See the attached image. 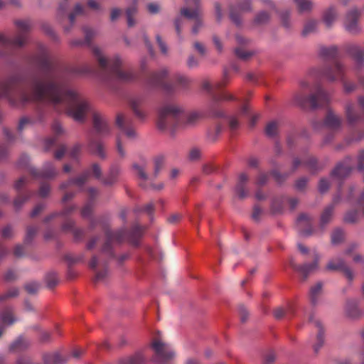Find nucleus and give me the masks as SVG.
<instances>
[{
  "label": "nucleus",
  "mask_w": 364,
  "mask_h": 364,
  "mask_svg": "<svg viewBox=\"0 0 364 364\" xmlns=\"http://www.w3.org/2000/svg\"><path fill=\"white\" fill-rule=\"evenodd\" d=\"M248 181V176L245 173H242L239 176L238 182L237 183L235 191L238 197L241 199L246 198L248 191L245 189V183Z\"/></svg>",
  "instance_id": "obj_25"
},
{
  "label": "nucleus",
  "mask_w": 364,
  "mask_h": 364,
  "mask_svg": "<svg viewBox=\"0 0 364 364\" xmlns=\"http://www.w3.org/2000/svg\"><path fill=\"white\" fill-rule=\"evenodd\" d=\"M116 124L129 139H134L137 137L136 130L127 126V119L124 114L119 113L117 115Z\"/></svg>",
  "instance_id": "obj_16"
},
{
  "label": "nucleus",
  "mask_w": 364,
  "mask_h": 364,
  "mask_svg": "<svg viewBox=\"0 0 364 364\" xmlns=\"http://www.w3.org/2000/svg\"><path fill=\"white\" fill-rule=\"evenodd\" d=\"M358 103L361 109L360 113L356 111L353 104L347 103L345 107L346 119L350 124H354L364 119V97H359Z\"/></svg>",
  "instance_id": "obj_11"
},
{
  "label": "nucleus",
  "mask_w": 364,
  "mask_h": 364,
  "mask_svg": "<svg viewBox=\"0 0 364 364\" xmlns=\"http://www.w3.org/2000/svg\"><path fill=\"white\" fill-rule=\"evenodd\" d=\"M314 260L311 264H306L303 266H299L295 264L293 262H291V267L298 272H299L305 280L309 274L314 272L318 268V256L316 253H314Z\"/></svg>",
  "instance_id": "obj_17"
},
{
  "label": "nucleus",
  "mask_w": 364,
  "mask_h": 364,
  "mask_svg": "<svg viewBox=\"0 0 364 364\" xmlns=\"http://www.w3.org/2000/svg\"><path fill=\"white\" fill-rule=\"evenodd\" d=\"M299 12H309L314 7V4L311 0H294Z\"/></svg>",
  "instance_id": "obj_37"
},
{
  "label": "nucleus",
  "mask_w": 364,
  "mask_h": 364,
  "mask_svg": "<svg viewBox=\"0 0 364 364\" xmlns=\"http://www.w3.org/2000/svg\"><path fill=\"white\" fill-rule=\"evenodd\" d=\"M88 176L89 173L85 172L82 175L78 176L76 179H71L67 181L66 183H62L61 188H65L72 184H75L77 186H81L85 183L88 178Z\"/></svg>",
  "instance_id": "obj_34"
},
{
  "label": "nucleus",
  "mask_w": 364,
  "mask_h": 364,
  "mask_svg": "<svg viewBox=\"0 0 364 364\" xmlns=\"http://www.w3.org/2000/svg\"><path fill=\"white\" fill-rule=\"evenodd\" d=\"M359 213L357 210L349 211L346 213L344 219L348 223H355L358 220Z\"/></svg>",
  "instance_id": "obj_51"
},
{
  "label": "nucleus",
  "mask_w": 364,
  "mask_h": 364,
  "mask_svg": "<svg viewBox=\"0 0 364 364\" xmlns=\"http://www.w3.org/2000/svg\"><path fill=\"white\" fill-rule=\"evenodd\" d=\"M326 269L331 271H341L348 280L354 278L353 271L347 266L346 262L341 255H338L331 259L326 266Z\"/></svg>",
  "instance_id": "obj_10"
},
{
  "label": "nucleus",
  "mask_w": 364,
  "mask_h": 364,
  "mask_svg": "<svg viewBox=\"0 0 364 364\" xmlns=\"http://www.w3.org/2000/svg\"><path fill=\"white\" fill-rule=\"evenodd\" d=\"M151 348L155 353L154 361L156 364H166L175 355L173 348L161 338L154 339L151 343Z\"/></svg>",
  "instance_id": "obj_6"
},
{
  "label": "nucleus",
  "mask_w": 364,
  "mask_h": 364,
  "mask_svg": "<svg viewBox=\"0 0 364 364\" xmlns=\"http://www.w3.org/2000/svg\"><path fill=\"white\" fill-rule=\"evenodd\" d=\"M82 31L85 34V41L81 42L80 41H75L73 42V45L78 46V45H82L83 43L90 45L92 40L97 36V33L96 30L89 28V27H84Z\"/></svg>",
  "instance_id": "obj_32"
},
{
  "label": "nucleus",
  "mask_w": 364,
  "mask_h": 364,
  "mask_svg": "<svg viewBox=\"0 0 364 364\" xmlns=\"http://www.w3.org/2000/svg\"><path fill=\"white\" fill-rule=\"evenodd\" d=\"M313 314L309 316V320L311 322H314L316 326L318 328V333L316 336V343L314 346V350L315 353H318L320 348L323 346L324 339H323V330L321 326V323L319 321H314Z\"/></svg>",
  "instance_id": "obj_24"
},
{
  "label": "nucleus",
  "mask_w": 364,
  "mask_h": 364,
  "mask_svg": "<svg viewBox=\"0 0 364 364\" xmlns=\"http://www.w3.org/2000/svg\"><path fill=\"white\" fill-rule=\"evenodd\" d=\"M52 130H53V133L58 136L64 133V129H63L61 124L58 121H55L53 123Z\"/></svg>",
  "instance_id": "obj_60"
},
{
  "label": "nucleus",
  "mask_w": 364,
  "mask_h": 364,
  "mask_svg": "<svg viewBox=\"0 0 364 364\" xmlns=\"http://www.w3.org/2000/svg\"><path fill=\"white\" fill-rule=\"evenodd\" d=\"M34 60L41 68L42 76L32 79L28 90L16 87L13 80L1 82L0 99L6 98L14 106L33 100H47L54 106L65 109L68 115L80 122L85 121L87 112H91L95 132L102 136L110 133L106 116L92 109L85 97L67 86L68 75L52 65L44 50Z\"/></svg>",
  "instance_id": "obj_1"
},
{
  "label": "nucleus",
  "mask_w": 364,
  "mask_h": 364,
  "mask_svg": "<svg viewBox=\"0 0 364 364\" xmlns=\"http://www.w3.org/2000/svg\"><path fill=\"white\" fill-rule=\"evenodd\" d=\"M133 168L135 170L136 173L138 175V176L144 181H147L151 179L146 174L144 166H140L137 164H133Z\"/></svg>",
  "instance_id": "obj_41"
},
{
  "label": "nucleus",
  "mask_w": 364,
  "mask_h": 364,
  "mask_svg": "<svg viewBox=\"0 0 364 364\" xmlns=\"http://www.w3.org/2000/svg\"><path fill=\"white\" fill-rule=\"evenodd\" d=\"M229 127L231 131H235L237 130L240 125V122L238 119L237 116H231L229 117L228 120Z\"/></svg>",
  "instance_id": "obj_54"
},
{
  "label": "nucleus",
  "mask_w": 364,
  "mask_h": 364,
  "mask_svg": "<svg viewBox=\"0 0 364 364\" xmlns=\"http://www.w3.org/2000/svg\"><path fill=\"white\" fill-rule=\"evenodd\" d=\"M295 101L301 106H304L306 101H308L313 108H316L327 103L329 101V96L325 90L318 87L316 92L306 99L300 94L295 95Z\"/></svg>",
  "instance_id": "obj_8"
},
{
  "label": "nucleus",
  "mask_w": 364,
  "mask_h": 364,
  "mask_svg": "<svg viewBox=\"0 0 364 364\" xmlns=\"http://www.w3.org/2000/svg\"><path fill=\"white\" fill-rule=\"evenodd\" d=\"M279 122L274 120L271 121L267 124L265 127V134L268 137L274 138L277 135L279 132Z\"/></svg>",
  "instance_id": "obj_35"
},
{
  "label": "nucleus",
  "mask_w": 364,
  "mask_h": 364,
  "mask_svg": "<svg viewBox=\"0 0 364 364\" xmlns=\"http://www.w3.org/2000/svg\"><path fill=\"white\" fill-rule=\"evenodd\" d=\"M290 11L285 10L280 14L281 20L284 27L289 28L291 26V22L289 19Z\"/></svg>",
  "instance_id": "obj_53"
},
{
  "label": "nucleus",
  "mask_w": 364,
  "mask_h": 364,
  "mask_svg": "<svg viewBox=\"0 0 364 364\" xmlns=\"http://www.w3.org/2000/svg\"><path fill=\"white\" fill-rule=\"evenodd\" d=\"M145 358L141 353H136L133 357L129 358L126 364H140L144 361Z\"/></svg>",
  "instance_id": "obj_55"
},
{
  "label": "nucleus",
  "mask_w": 364,
  "mask_h": 364,
  "mask_svg": "<svg viewBox=\"0 0 364 364\" xmlns=\"http://www.w3.org/2000/svg\"><path fill=\"white\" fill-rule=\"evenodd\" d=\"M339 196H335L333 200V203L328 205L321 213L319 224L321 229H323L324 227L331 221L335 204L337 203L339 201Z\"/></svg>",
  "instance_id": "obj_19"
},
{
  "label": "nucleus",
  "mask_w": 364,
  "mask_h": 364,
  "mask_svg": "<svg viewBox=\"0 0 364 364\" xmlns=\"http://www.w3.org/2000/svg\"><path fill=\"white\" fill-rule=\"evenodd\" d=\"M306 165L313 171H317L321 167L317 166V161L314 157H309V159L304 162Z\"/></svg>",
  "instance_id": "obj_59"
},
{
  "label": "nucleus",
  "mask_w": 364,
  "mask_h": 364,
  "mask_svg": "<svg viewBox=\"0 0 364 364\" xmlns=\"http://www.w3.org/2000/svg\"><path fill=\"white\" fill-rule=\"evenodd\" d=\"M145 105L146 99L142 96L134 97L129 100V106L134 114L141 121L145 120L147 116V112L144 108Z\"/></svg>",
  "instance_id": "obj_12"
},
{
  "label": "nucleus",
  "mask_w": 364,
  "mask_h": 364,
  "mask_svg": "<svg viewBox=\"0 0 364 364\" xmlns=\"http://www.w3.org/2000/svg\"><path fill=\"white\" fill-rule=\"evenodd\" d=\"M345 68L343 65L336 61L332 65L325 67L321 71V75L329 82H334L338 80H343Z\"/></svg>",
  "instance_id": "obj_9"
},
{
  "label": "nucleus",
  "mask_w": 364,
  "mask_h": 364,
  "mask_svg": "<svg viewBox=\"0 0 364 364\" xmlns=\"http://www.w3.org/2000/svg\"><path fill=\"white\" fill-rule=\"evenodd\" d=\"M357 161H358L357 168L359 171H363L364 168V149L359 152V154L358 155Z\"/></svg>",
  "instance_id": "obj_63"
},
{
  "label": "nucleus",
  "mask_w": 364,
  "mask_h": 364,
  "mask_svg": "<svg viewBox=\"0 0 364 364\" xmlns=\"http://www.w3.org/2000/svg\"><path fill=\"white\" fill-rule=\"evenodd\" d=\"M269 19V15L265 11H262L256 16L255 21L257 24H264L266 23Z\"/></svg>",
  "instance_id": "obj_52"
},
{
  "label": "nucleus",
  "mask_w": 364,
  "mask_h": 364,
  "mask_svg": "<svg viewBox=\"0 0 364 364\" xmlns=\"http://www.w3.org/2000/svg\"><path fill=\"white\" fill-rule=\"evenodd\" d=\"M341 118L332 111H328L324 119V126L331 130H338L341 127Z\"/></svg>",
  "instance_id": "obj_22"
},
{
  "label": "nucleus",
  "mask_w": 364,
  "mask_h": 364,
  "mask_svg": "<svg viewBox=\"0 0 364 364\" xmlns=\"http://www.w3.org/2000/svg\"><path fill=\"white\" fill-rule=\"evenodd\" d=\"M38 232V228L36 227H28L26 232V236L25 238L26 242H30Z\"/></svg>",
  "instance_id": "obj_57"
},
{
  "label": "nucleus",
  "mask_w": 364,
  "mask_h": 364,
  "mask_svg": "<svg viewBox=\"0 0 364 364\" xmlns=\"http://www.w3.org/2000/svg\"><path fill=\"white\" fill-rule=\"evenodd\" d=\"M84 13V9L80 4L75 5L73 12L69 15V21L70 24L73 25L75 22V17L82 15Z\"/></svg>",
  "instance_id": "obj_43"
},
{
  "label": "nucleus",
  "mask_w": 364,
  "mask_h": 364,
  "mask_svg": "<svg viewBox=\"0 0 364 364\" xmlns=\"http://www.w3.org/2000/svg\"><path fill=\"white\" fill-rule=\"evenodd\" d=\"M343 239V232L341 229L335 230L331 235V242L333 245L339 244Z\"/></svg>",
  "instance_id": "obj_50"
},
{
  "label": "nucleus",
  "mask_w": 364,
  "mask_h": 364,
  "mask_svg": "<svg viewBox=\"0 0 364 364\" xmlns=\"http://www.w3.org/2000/svg\"><path fill=\"white\" fill-rule=\"evenodd\" d=\"M318 28V21L316 20L310 19L308 20L304 26L302 31V36H307L309 34L314 33L316 31Z\"/></svg>",
  "instance_id": "obj_36"
},
{
  "label": "nucleus",
  "mask_w": 364,
  "mask_h": 364,
  "mask_svg": "<svg viewBox=\"0 0 364 364\" xmlns=\"http://www.w3.org/2000/svg\"><path fill=\"white\" fill-rule=\"evenodd\" d=\"M201 150L197 147H193L190 149L188 159L191 161H196L200 159Z\"/></svg>",
  "instance_id": "obj_46"
},
{
  "label": "nucleus",
  "mask_w": 364,
  "mask_h": 364,
  "mask_svg": "<svg viewBox=\"0 0 364 364\" xmlns=\"http://www.w3.org/2000/svg\"><path fill=\"white\" fill-rule=\"evenodd\" d=\"M89 148L90 150L96 154L100 159L106 158V152L105 145L102 142L97 140H92L89 143Z\"/></svg>",
  "instance_id": "obj_31"
},
{
  "label": "nucleus",
  "mask_w": 364,
  "mask_h": 364,
  "mask_svg": "<svg viewBox=\"0 0 364 364\" xmlns=\"http://www.w3.org/2000/svg\"><path fill=\"white\" fill-rule=\"evenodd\" d=\"M348 53L355 60L358 66L364 65V50L358 46H351L348 48Z\"/></svg>",
  "instance_id": "obj_28"
},
{
  "label": "nucleus",
  "mask_w": 364,
  "mask_h": 364,
  "mask_svg": "<svg viewBox=\"0 0 364 364\" xmlns=\"http://www.w3.org/2000/svg\"><path fill=\"white\" fill-rule=\"evenodd\" d=\"M337 16V13L333 9H329L326 11L323 21L327 26H331Z\"/></svg>",
  "instance_id": "obj_40"
},
{
  "label": "nucleus",
  "mask_w": 364,
  "mask_h": 364,
  "mask_svg": "<svg viewBox=\"0 0 364 364\" xmlns=\"http://www.w3.org/2000/svg\"><path fill=\"white\" fill-rule=\"evenodd\" d=\"M30 172L34 176H39L43 178H53L58 174L57 169L50 162L45 163L41 171L36 168H31Z\"/></svg>",
  "instance_id": "obj_18"
},
{
  "label": "nucleus",
  "mask_w": 364,
  "mask_h": 364,
  "mask_svg": "<svg viewBox=\"0 0 364 364\" xmlns=\"http://www.w3.org/2000/svg\"><path fill=\"white\" fill-rule=\"evenodd\" d=\"M352 171L350 165V159H346L344 162L340 163L332 171L331 175L337 179H343L347 177Z\"/></svg>",
  "instance_id": "obj_20"
},
{
  "label": "nucleus",
  "mask_w": 364,
  "mask_h": 364,
  "mask_svg": "<svg viewBox=\"0 0 364 364\" xmlns=\"http://www.w3.org/2000/svg\"><path fill=\"white\" fill-rule=\"evenodd\" d=\"M307 181H308L307 178H304V177L301 178L299 180H297L295 183V187H296V190H298L299 191H303L307 184Z\"/></svg>",
  "instance_id": "obj_62"
},
{
  "label": "nucleus",
  "mask_w": 364,
  "mask_h": 364,
  "mask_svg": "<svg viewBox=\"0 0 364 364\" xmlns=\"http://www.w3.org/2000/svg\"><path fill=\"white\" fill-rule=\"evenodd\" d=\"M158 127L160 129L176 127V121L183 114V108L174 103L167 102L159 108Z\"/></svg>",
  "instance_id": "obj_3"
},
{
  "label": "nucleus",
  "mask_w": 364,
  "mask_h": 364,
  "mask_svg": "<svg viewBox=\"0 0 364 364\" xmlns=\"http://www.w3.org/2000/svg\"><path fill=\"white\" fill-rule=\"evenodd\" d=\"M186 64L189 68H194L198 67L199 62L196 58L191 55L188 56Z\"/></svg>",
  "instance_id": "obj_64"
},
{
  "label": "nucleus",
  "mask_w": 364,
  "mask_h": 364,
  "mask_svg": "<svg viewBox=\"0 0 364 364\" xmlns=\"http://www.w3.org/2000/svg\"><path fill=\"white\" fill-rule=\"evenodd\" d=\"M121 173V168L118 166L113 165L110 167L109 174L107 178L103 180V183L105 185L113 184Z\"/></svg>",
  "instance_id": "obj_33"
},
{
  "label": "nucleus",
  "mask_w": 364,
  "mask_h": 364,
  "mask_svg": "<svg viewBox=\"0 0 364 364\" xmlns=\"http://www.w3.org/2000/svg\"><path fill=\"white\" fill-rule=\"evenodd\" d=\"M223 131V126L217 124L214 129L209 133V137L211 140L215 141Z\"/></svg>",
  "instance_id": "obj_58"
},
{
  "label": "nucleus",
  "mask_w": 364,
  "mask_h": 364,
  "mask_svg": "<svg viewBox=\"0 0 364 364\" xmlns=\"http://www.w3.org/2000/svg\"><path fill=\"white\" fill-rule=\"evenodd\" d=\"M41 288V284L37 282H31L25 285V289L28 294H34L37 293Z\"/></svg>",
  "instance_id": "obj_47"
},
{
  "label": "nucleus",
  "mask_w": 364,
  "mask_h": 364,
  "mask_svg": "<svg viewBox=\"0 0 364 364\" xmlns=\"http://www.w3.org/2000/svg\"><path fill=\"white\" fill-rule=\"evenodd\" d=\"M169 75L166 68H161L152 72L146 78V85L150 87H161L167 94H172L175 91V86L170 82H164Z\"/></svg>",
  "instance_id": "obj_5"
},
{
  "label": "nucleus",
  "mask_w": 364,
  "mask_h": 364,
  "mask_svg": "<svg viewBox=\"0 0 364 364\" xmlns=\"http://www.w3.org/2000/svg\"><path fill=\"white\" fill-rule=\"evenodd\" d=\"M89 266L95 272V281H103L108 275L105 263H102L97 257H93L89 263Z\"/></svg>",
  "instance_id": "obj_14"
},
{
  "label": "nucleus",
  "mask_w": 364,
  "mask_h": 364,
  "mask_svg": "<svg viewBox=\"0 0 364 364\" xmlns=\"http://www.w3.org/2000/svg\"><path fill=\"white\" fill-rule=\"evenodd\" d=\"M17 27V34L14 39L7 38L4 34L0 33V43L5 47H21L27 41V32L30 30L31 24L28 21L17 20L15 21Z\"/></svg>",
  "instance_id": "obj_4"
},
{
  "label": "nucleus",
  "mask_w": 364,
  "mask_h": 364,
  "mask_svg": "<svg viewBox=\"0 0 364 364\" xmlns=\"http://www.w3.org/2000/svg\"><path fill=\"white\" fill-rule=\"evenodd\" d=\"M15 321L16 318L10 311L6 310L1 314L0 321V337L3 334L5 328L12 325Z\"/></svg>",
  "instance_id": "obj_29"
},
{
  "label": "nucleus",
  "mask_w": 364,
  "mask_h": 364,
  "mask_svg": "<svg viewBox=\"0 0 364 364\" xmlns=\"http://www.w3.org/2000/svg\"><path fill=\"white\" fill-rule=\"evenodd\" d=\"M312 217L307 213H301L296 220V228L301 237H308L312 233Z\"/></svg>",
  "instance_id": "obj_13"
},
{
  "label": "nucleus",
  "mask_w": 364,
  "mask_h": 364,
  "mask_svg": "<svg viewBox=\"0 0 364 364\" xmlns=\"http://www.w3.org/2000/svg\"><path fill=\"white\" fill-rule=\"evenodd\" d=\"M346 314L352 318H357L360 315V311L358 309V303L355 300H348L345 306Z\"/></svg>",
  "instance_id": "obj_30"
},
{
  "label": "nucleus",
  "mask_w": 364,
  "mask_h": 364,
  "mask_svg": "<svg viewBox=\"0 0 364 364\" xmlns=\"http://www.w3.org/2000/svg\"><path fill=\"white\" fill-rule=\"evenodd\" d=\"M240 11H247L250 10V4L249 0H237Z\"/></svg>",
  "instance_id": "obj_61"
},
{
  "label": "nucleus",
  "mask_w": 364,
  "mask_h": 364,
  "mask_svg": "<svg viewBox=\"0 0 364 364\" xmlns=\"http://www.w3.org/2000/svg\"><path fill=\"white\" fill-rule=\"evenodd\" d=\"M323 283L321 282H318L314 285H313L310 289V301L313 305H316L318 304L320 297L323 293Z\"/></svg>",
  "instance_id": "obj_26"
},
{
  "label": "nucleus",
  "mask_w": 364,
  "mask_h": 364,
  "mask_svg": "<svg viewBox=\"0 0 364 364\" xmlns=\"http://www.w3.org/2000/svg\"><path fill=\"white\" fill-rule=\"evenodd\" d=\"M68 360L58 352L46 353L43 355V361L46 364H65Z\"/></svg>",
  "instance_id": "obj_27"
},
{
  "label": "nucleus",
  "mask_w": 364,
  "mask_h": 364,
  "mask_svg": "<svg viewBox=\"0 0 364 364\" xmlns=\"http://www.w3.org/2000/svg\"><path fill=\"white\" fill-rule=\"evenodd\" d=\"M201 118H202V114L200 113L192 112L187 117L186 124L188 126H193Z\"/></svg>",
  "instance_id": "obj_49"
},
{
  "label": "nucleus",
  "mask_w": 364,
  "mask_h": 364,
  "mask_svg": "<svg viewBox=\"0 0 364 364\" xmlns=\"http://www.w3.org/2000/svg\"><path fill=\"white\" fill-rule=\"evenodd\" d=\"M18 289L17 288H11L10 289L6 294L0 296V301L9 298L16 297L18 295Z\"/></svg>",
  "instance_id": "obj_56"
},
{
  "label": "nucleus",
  "mask_w": 364,
  "mask_h": 364,
  "mask_svg": "<svg viewBox=\"0 0 364 364\" xmlns=\"http://www.w3.org/2000/svg\"><path fill=\"white\" fill-rule=\"evenodd\" d=\"M186 2L187 6L181 9V14L182 16L195 21L192 28V33L197 34L203 26L198 6L199 0H186Z\"/></svg>",
  "instance_id": "obj_7"
},
{
  "label": "nucleus",
  "mask_w": 364,
  "mask_h": 364,
  "mask_svg": "<svg viewBox=\"0 0 364 364\" xmlns=\"http://www.w3.org/2000/svg\"><path fill=\"white\" fill-rule=\"evenodd\" d=\"M164 161V157L161 155L156 156L154 158V177H156L158 173H159Z\"/></svg>",
  "instance_id": "obj_44"
},
{
  "label": "nucleus",
  "mask_w": 364,
  "mask_h": 364,
  "mask_svg": "<svg viewBox=\"0 0 364 364\" xmlns=\"http://www.w3.org/2000/svg\"><path fill=\"white\" fill-rule=\"evenodd\" d=\"M235 100V97H233V95L228 92H223L218 95H215V96H213V103L211 105V107H210L212 114L215 117H223V112L222 111H218V112L215 111L214 110L215 107L216 106L218 102L220 100Z\"/></svg>",
  "instance_id": "obj_23"
},
{
  "label": "nucleus",
  "mask_w": 364,
  "mask_h": 364,
  "mask_svg": "<svg viewBox=\"0 0 364 364\" xmlns=\"http://www.w3.org/2000/svg\"><path fill=\"white\" fill-rule=\"evenodd\" d=\"M222 85V82H218L213 85L208 80H204L202 81L201 86L203 90L206 91L209 94L215 96V90H218Z\"/></svg>",
  "instance_id": "obj_39"
},
{
  "label": "nucleus",
  "mask_w": 364,
  "mask_h": 364,
  "mask_svg": "<svg viewBox=\"0 0 364 364\" xmlns=\"http://www.w3.org/2000/svg\"><path fill=\"white\" fill-rule=\"evenodd\" d=\"M91 50L93 56L103 72L112 74L121 81L133 80V73L122 68L123 60L119 55H116L112 58H107L105 56L102 49L97 46H92Z\"/></svg>",
  "instance_id": "obj_2"
},
{
  "label": "nucleus",
  "mask_w": 364,
  "mask_h": 364,
  "mask_svg": "<svg viewBox=\"0 0 364 364\" xmlns=\"http://www.w3.org/2000/svg\"><path fill=\"white\" fill-rule=\"evenodd\" d=\"M358 16L359 12L357 9H352L347 14L345 27L348 31L354 33L358 31L357 24Z\"/></svg>",
  "instance_id": "obj_21"
},
{
  "label": "nucleus",
  "mask_w": 364,
  "mask_h": 364,
  "mask_svg": "<svg viewBox=\"0 0 364 364\" xmlns=\"http://www.w3.org/2000/svg\"><path fill=\"white\" fill-rule=\"evenodd\" d=\"M235 55L242 60H247L253 55V52L247 50L242 48L235 49Z\"/></svg>",
  "instance_id": "obj_45"
},
{
  "label": "nucleus",
  "mask_w": 364,
  "mask_h": 364,
  "mask_svg": "<svg viewBox=\"0 0 364 364\" xmlns=\"http://www.w3.org/2000/svg\"><path fill=\"white\" fill-rule=\"evenodd\" d=\"M125 235L126 231L124 229L116 231L107 230L106 232L107 241L103 246L102 251L104 252H108L112 243L121 242L124 240Z\"/></svg>",
  "instance_id": "obj_15"
},
{
  "label": "nucleus",
  "mask_w": 364,
  "mask_h": 364,
  "mask_svg": "<svg viewBox=\"0 0 364 364\" xmlns=\"http://www.w3.org/2000/svg\"><path fill=\"white\" fill-rule=\"evenodd\" d=\"M47 286L49 288H53L58 283V279L55 273L51 272L47 274L46 277Z\"/></svg>",
  "instance_id": "obj_48"
},
{
  "label": "nucleus",
  "mask_w": 364,
  "mask_h": 364,
  "mask_svg": "<svg viewBox=\"0 0 364 364\" xmlns=\"http://www.w3.org/2000/svg\"><path fill=\"white\" fill-rule=\"evenodd\" d=\"M174 80L179 86L183 88L186 87L191 82L187 76L182 74H176Z\"/></svg>",
  "instance_id": "obj_42"
},
{
  "label": "nucleus",
  "mask_w": 364,
  "mask_h": 364,
  "mask_svg": "<svg viewBox=\"0 0 364 364\" xmlns=\"http://www.w3.org/2000/svg\"><path fill=\"white\" fill-rule=\"evenodd\" d=\"M29 345L28 341L22 337L17 338L10 345V350L11 351H19L26 348Z\"/></svg>",
  "instance_id": "obj_38"
}]
</instances>
